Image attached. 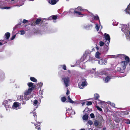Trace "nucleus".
<instances>
[{"mask_svg": "<svg viewBox=\"0 0 130 130\" xmlns=\"http://www.w3.org/2000/svg\"><path fill=\"white\" fill-rule=\"evenodd\" d=\"M117 58H120L122 59H124L125 61H122L120 63L121 68L118 67L117 70L121 73H123L124 72L125 69L129 63L130 65V59L127 56L124 54H118L117 56Z\"/></svg>", "mask_w": 130, "mask_h": 130, "instance_id": "f257e3e1", "label": "nucleus"}, {"mask_svg": "<svg viewBox=\"0 0 130 130\" xmlns=\"http://www.w3.org/2000/svg\"><path fill=\"white\" fill-rule=\"evenodd\" d=\"M31 82H29L27 85L29 88L24 93V96H20V99L21 100H28L30 98L29 94H30L32 91L34 90L36 87V86Z\"/></svg>", "mask_w": 130, "mask_h": 130, "instance_id": "f03ea898", "label": "nucleus"}, {"mask_svg": "<svg viewBox=\"0 0 130 130\" xmlns=\"http://www.w3.org/2000/svg\"><path fill=\"white\" fill-rule=\"evenodd\" d=\"M61 78L64 86L67 87H68L70 84V78L68 76H66L62 77Z\"/></svg>", "mask_w": 130, "mask_h": 130, "instance_id": "7ed1b4c3", "label": "nucleus"}, {"mask_svg": "<svg viewBox=\"0 0 130 130\" xmlns=\"http://www.w3.org/2000/svg\"><path fill=\"white\" fill-rule=\"evenodd\" d=\"M105 37V39L106 40L105 41L106 45L108 46L110 41V37L109 34L106 33H105L104 35Z\"/></svg>", "mask_w": 130, "mask_h": 130, "instance_id": "20e7f679", "label": "nucleus"}, {"mask_svg": "<svg viewBox=\"0 0 130 130\" xmlns=\"http://www.w3.org/2000/svg\"><path fill=\"white\" fill-rule=\"evenodd\" d=\"M82 82L81 84L79 83L78 84V86L79 88L81 89L83 88L84 86L86 85V83H87L86 79L85 78H83L82 80Z\"/></svg>", "mask_w": 130, "mask_h": 130, "instance_id": "39448f33", "label": "nucleus"}, {"mask_svg": "<svg viewBox=\"0 0 130 130\" xmlns=\"http://www.w3.org/2000/svg\"><path fill=\"white\" fill-rule=\"evenodd\" d=\"M8 101L7 100H4L3 103V105H4L7 110H9L10 108H11L10 105L8 104Z\"/></svg>", "mask_w": 130, "mask_h": 130, "instance_id": "423d86ee", "label": "nucleus"}, {"mask_svg": "<svg viewBox=\"0 0 130 130\" xmlns=\"http://www.w3.org/2000/svg\"><path fill=\"white\" fill-rule=\"evenodd\" d=\"M21 105V104L18 102H15L13 103V107L16 108L19 107Z\"/></svg>", "mask_w": 130, "mask_h": 130, "instance_id": "0eeeda50", "label": "nucleus"}, {"mask_svg": "<svg viewBox=\"0 0 130 130\" xmlns=\"http://www.w3.org/2000/svg\"><path fill=\"white\" fill-rule=\"evenodd\" d=\"M125 11L126 13L130 14V3L125 9Z\"/></svg>", "mask_w": 130, "mask_h": 130, "instance_id": "6e6552de", "label": "nucleus"}, {"mask_svg": "<svg viewBox=\"0 0 130 130\" xmlns=\"http://www.w3.org/2000/svg\"><path fill=\"white\" fill-rule=\"evenodd\" d=\"M105 61V60L103 59H101L98 61V63L100 64H106V62Z\"/></svg>", "mask_w": 130, "mask_h": 130, "instance_id": "1a4fd4ad", "label": "nucleus"}, {"mask_svg": "<svg viewBox=\"0 0 130 130\" xmlns=\"http://www.w3.org/2000/svg\"><path fill=\"white\" fill-rule=\"evenodd\" d=\"M10 33L9 32H7L6 33L5 35V38L7 39H8L9 38L10 36Z\"/></svg>", "mask_w": 130, "mask_h": 130, "instance_id": "9d476101", "label": "nucleus"}, {"mask_svg": "<svg viewBox=\"0 0 130 130\" xmlns=\"http://www.w3.org/2000/svg\"><path fill=\"white\" fill-rule=\"evenodd\" d=\"M41 21V18H38L36 20L35 23L37 25L39 24Z\"/></svg>", "mask_w": 130, "mask_h": 130, "instance_id": "9b49d317", "label": "nucleus"}, {"mask_svg": "<svg viewBox=\"0 0 130 130\" xmlns=\"http://www.w3.org/2000/svg\"><path fill=\"white\" fill-rule=\"evenodd\" d=\"M101 55V53H100L98 51L95 54V57L98 59H100V55Z\"/></svg>", "mask_w": 130, "mask_h": 130, "instance_id": "f8f14e48", "label": "nucleus"}, {"mask_svg": "<svg viewBox=\"0 0 130 130\" xmlns=\"http://www.w3.org/2000/svg\"><path fill=\"white\" fill-rule=\"evenodd\" d=\"M111 79L110 76H107L105 77V81L106 82H108Z\"/></svg>", "mask_w": 130, "mask_h": 130, "instance_id": "ddd939ff", "label": "nucleus"}, {"mask_svg": "<svg viewBox=\"0 0 130 130\" xmlns=\"http://www.w3.org/2000/svg\"><path fill=\"white\" fill-rule=\"evenodd\" d=\"M56 0H51L49 1L50 3L52 5H54L56 3Z\"/></svg>", "mask_w": 130, "mask_h": 130, "instance_id": "4468645a", "label": "nucleus"}, {"mask_svg": "<svg viewBox=\"0 0 130 130\" xmlns=\"http://www.w3.org/2000/svg\"><path fill=\"white\" fill-rule=\"evenodd\" d=\"M30 79L31 81L34 82H37V79L34 77H30Z\"/></svg>", "mask_w": 130, "mask_h": 130, "instance_id": "2eb2a0df", "label": "nucleus"}, {"mask_svg": "<svg viewBox=\"0 0 130 130\" xmlns=\"http://www.w3.org/2000/svg\"><path fill=\"white\" fill-rule=\"evenodd\" d=\"M99 97V96L98 94L96 93L94 94V98L95 99L97 100H98Z\"/></svg>", "mask_w": 130, "mask_h": 130, "instance_id": "dca6fc26", "label": "nucleus"}, {"mask_svg": "<svg viewBox=\"0 0 130 130\" xmlns=\"http://www.w3.org/2000/svg\"><path fill=\"white\" fill-rule=\"evenodd\" d=\"M88 115H85L83 117V119L85 120H87L88 119Z\"/></svg>", "mask_w": 130, "mask_h": 130, "instance_id": "f3484780", "label": "nucleus"}, {"mask_svg": "<svg viewBox=\"0 0 130 130\" xmlns=\"http://www.w3.org/2000/svg\"><path fill=\"white\" fill-rule=\"evenodd\" d=\"M74 13H75V14H76L77 15H78H78H83V14H82L80 12L76 10L75 11Z\"/></svg>", "mask_w": 130, "mask_h": 130, "instance_id": "a211bd4d", "label": "nucleus"}, {"mask_svg": "<svg viewBox=\"0 0 130 130\" xmlns=\"http://www.w3.org/2000/svg\"><path fill=\"white\" fill-rule=\"evenodd\" d=\"M67 98L69 100V101L70 103L72 104L75 103V102L72 100L70 98L69 95L67 97Z\"/></svg>", "mask_w": 130, "mask_h": 130, "instance_id": "6ab92c4d", "label": "nucleus"}, {"mask_svg": "<svg viewBox=\"0 0 130 130\" xmlns=\"http://www.w3.org/2000/svg\"><path fill=\"white\" fill-rule=\"evenodd\" d=\"M76 11H78L79 12L83 11V9H82V8L80 7H78L76 8L75 9Z\"/></svg>", "mask_w": 130, "mask_h": 130, "instance_id": "aec40b11", "label": "nucleus"}, {"mask_svg": "<svg viewBox=\"0 0 130 130\" xmlns=\"http://www.w3.org/2000/svg\"><path fill=\"white\" fill-rule=\"evenodd\" d=\"M38 102V100H34L33 103V105H34V106H36V105H37Z\"/></svg>", "mask_w": 130, "mask_h": 130, "instance_id": "412c9836", "label": "nucleus"}, {"mask_svg": "<svg viewBox=\"0 0 130 130\" xmlns=\"http://www.w3.org/2000/svg\"><path fill=\"white\" fill-rule=\"evenodd\" d=\"M93 18L95 20H99V18L98 16L97 15H94L93 16Z\"/></svg>", "mask_w": 130, "mask_h": 130, "instance_id": "4be33fe9", "label": "nucleus"}, {"mask_svg": "<svg viewBox=\"0 0 130 130\" xmlns=\"http://www.w3.org/2000/svg\"><path fill=\"white\" fill-rule=\"evenodd\" d=\"M106 43H104L102 41H100L99 42V45L100 46H102L104 45L105 44H106Z\"/></svg>", "mask_w": 130, "mask_h": 130, "instance_id": "5701e85b", "label": "nucleus"}, {"mask_svg": "<svg viewBox=\"0 0 130 130\" xmlns=\"http://www.w3.org/2000/svg\"><path fill=\"white\" fill-rule=\"evenodd\" d=\"M76 10H74V9H71L70 10V11L71 12V13H72L73 14H75V13H74V12Z\"/></svg>", "mask_w": 130, "mask_h": 130, "instance_id": "b1692460", "label": "nucleus"}, {"mask_svg": "<svg viewBox=\"0 0 130 130\" xmlns=\"http://www.w3.org/2000/svg\"><path fill=\"white\" fill-rule=\"evenodd\" d=\"M61 100L62 102H64L66 100V99L65 96H63L61 98Z\"/></svg>", "mask_w": 130, "mask_h": 130, "instance_id": "393cba45", "label": "nucleus"}, {"mask_svg": "<svg viewBox=\"0 0 130 130\" xmlns=\"http://www.w3.org/2000/svg\"><path fill=\"white\" fill-rule=\"evenodd\" d=\"M52 16L53 20H56L57 18V15H52Z\"/></svg>", "mask_w": 130, "mask_h": 130, "instance_id": "a878e982", "label": "nucleus"}, {"mask_svg": "<svg viewBox=\"0 0 130 130\" xmlns=\"http://www.w3.org/2000/svg\"><path fill=\"white\" fill-rule=\"evenodd\" d=\"M99 124V122L97 120H95L94 122V125L95 126H98Z\"/></svg>", "mask_w": 130, "mask_h": 130, "instance_id": "bb28decb", "label": "nucleus"}, {"mask_svg": "<svg viewBox=\"0 0 130 130\" xmlns=\"http://www.w3.org/2000/svg\"><path fill=\"white\" fill-rule=\"evenodd\" d=\"M96 108L97 109L99 110L100 111L102 112V109L99 106H96Z\"/></svg>", "mask_w": 130, "mask_h": 130, "instance_id": "cd10ccee", "label": "nucleus"}, {"mask_svg": "<svg viewBox=\"0 0 130 130\" xmlns=\"http://www.w3.org/2000/svg\"><path fill=\"white\" fill-rule=\"evenodd\" d=\"M85 110L86 112H88V111H91V109H90L89 108H86L85 109Z\"/></svg>", "mask_w": 130, "mask_h": 130, "instance_id": "c85d7f7f", "label": "nucleus"}, {"mask_svg": "<svg viewBox=\"0 0 130 130\" xmlns=\"http://www.w3.org/2000/svg\"><path fill=\"white\" fill-rule=\"evenodd\" d=\"M10 7H2L1 9H10Z\"/></svg>", "mask_w": 130, "mask_h": 130, "instance_id": "c756f323", "label": "nucleus"}, {"mask_svg": "<svg viewBox=\"0 0 130 130\" xmlns=\"http://www.w3.org/2000/svg\"><path fill=\"white\" fill-rule=\"evenodd\" d=\"M90 116L92 118H94L95 116L93 113H91L90 114Z\"/></svg>", "mask_w": 130, "mask_h": 130, "instance_id": "7c9ffc66", "label": "nucleus"}, {"mask_svg": "<svg viewBox=\"0 0 130 130\" xmlns=\"http://www.w3.org/2000/svg\"><path fill=\"white\" fill-rule=\"evenodd\" d=\"M16 36V35H14L12 36V37L10 38V40H13L14 38H15V37Z\"/></svg>", "mask_w": 130, "mask_h": 130, "instance_id": "2f4dec72", "label": "nucleus"}, {"mask_svg": "<svg viewBox=\"0 0 130 130\" xmlns=\"http://www.w3.org/2000/svg\"><path fill=\"white\" fill-rule=\"evenodd\" d=\"M92 104V102L91 101H88L87 103V105H91Z\"/></svg>", "mask_w": 130, "mask_h": 130, "instance_id": "473e14b6", "label": "nucleus"}, {"mask_svg": "<svg viewBox=\"0 0 130 130\" xmlns=\"http://www.w3.org/2000/svg\"><path fill=\"white\" fill-rule=\"evenodd\" d=\"M125 123L127 124H130V120L128 119L125 122Z\"/></svg>", "mask_w": 130, "mask_h": 130, "instance_id": "72a5a7b5", "label": "nucleus"}, {"mask_svg": "<svg viewBox=\"0 0 130 130\" xmlns=\"http://www.w3.org/2000/svg\"><path fill=\"white\" fill-rule=\"evenodd\" d=\"M88 123L89 124L91 125L92 124V122L91 120H89L88 122Z\"/></svg>", "mask_w": 130, "mask_h": 130, "instance_id": "f704fd0d", "label": "nucleus"}, {"mask_svg": "<svg viewBox=\"0 0 130 130\" xmlns=\"http://www.w3.org/2000/svg\"><path fill=\"white\" fill-rule=\"evenodd\" d=\"M28 22V20L25 19H23V21L22 22L24 23H26Z\"/></svg>", "mask_w": 130, "mask_h": 130, "instance_id": "c9c22d12", "label": "nucleus"}, {"mask_svg": "<svg viewBox=\"0 0 130 130\" xmlns=\"http://www.w3.org/2000/svg\"><path fill=\"white\" fill-rule=\"evenodd\" d=\"M21 32V34L23 35L25 34V32L23 30H21L20 31Z\"/></svg>", "mask_w": 130, "mask_h": 130, "instance_id": "e433bc0d", "label": "nucleus"}, {"mask_svg": "<svg viewBox=\"0 0 130 130\" xmlns=\"http://www.w3.org/2000/svg\"><path fill=\"white\" fill-rule=\"evenodd\" d=\"M40 125H37L36 127L35 128L37 129L38 130H40Z\"/></svg>", "mask_w": 130, "mask_h": 130, "instance_id": "4c0bfd02", "label": "nucleus"}, {"mask_svg": "<svg viewBox=\"0 0 130 130\" xmlns=\"http://www.w3.org/2000/svg\"><path fill=\"white\" fill-rule=\"evenodd\" d=\"M21 103L22 104H25L26 103V101H25V100H24V101H23Z\"/></svg>", "mask_w": 130, "mask_h": 130, "instance_id": "58836bf2", "label": "nucleus"}, {"mask_svg": "<svg viewBox=\"0 0 130 130\" xmlns=\"http://www.w3.org/2000/svg\"><path fill=\"white\" fill-rule=\"evenodd\" d=\"M70 94V91L67 88V92L66 93V94L67 95L69 94Z\"/></svg>", "mask_w": 130, "mask_h": 130, "instance_id": "ea45409f", "label": "nucleus"}, {"mask_svg": "<svg viewBox=\"0 0 130 130\" xmlns=\"http://www.w3.org/2000/svg\"><path fill=\"white\" fill-rule=\"evenodd\" d=\"M38 84L39 85L40 87H41L42 86L43 84L42 83L40 82V83H38Z\"/></svg>", "mask_w": 130, "mask_h": 130, "instance_id": "a19ab883", "label": "nucleus"}, {"mask_svg": "<svg viewBox=\"0 0 130 130\" xmlns=\"http://www.w3.org/2000/svg\"><path fill=\"white\" fill-rule=\"evenodd\" d=\"M33 115L35 117H36L37 115L35 112H33Z\"/></svg>", "mask_w": 130, "mask_h": 130, "instance_id": "79ce46f5", "label": "nucleus"}, {"mask_svg": "<svg viewBox=\"0 0 130 130\" xmlns=\"http://www.w3.org/2000/svg\"><path fill=\"white\" fill-rule=\"evenodd\" d=\"M63 69L65 70H67L66 69V66L65 65H64L62 67Z\"/></svg>", "mask_w": 130, "mask_h": 130, "instance_id": "37998d69", "label": "nucleus"}, {"mask_svg": "<svg viewBox=\"0 0 130 130\" xmlns=\"http://www.w3.org/2000/svg\"><path fill=\"white\" fill-rule=\"evenodd\" d=\"M95 27H96V29L97 30V31H98L99 30V27L97 25Z\"/></svg>", "mask_w": 130, "mask_h": 130, "instance_id": "c03bdc74", "label": "nucleus"}, {"mask_svg": "<svg viewBox=\"0 0 130 130\" xmlns=\"http://www.w3.org/2000/svg\"><path fill=\"white\" fill-rule=\"evenodd\" d=\"M18 25H16L15 26L13 27V30H15V29H16L17 28H18Z\"/></svg>", "mask_w": 130, "mask_h": 130, "instance_id": "a18cd8bd", "label": "nucleus"}, {"mask_svg": "<svg viewBox=\"0 0 130 130\" xmlns=\"http://www.w3.org/2000/svg\"><path fill=\"white\" fill-rule=\"evenodd\" d=\"M52 15L50 16V17H49V18H48L49 20H53V19H52Z\"/></svg>", "mask_w": 130, "mask_h": 130, "instance_id": "49530a36", "label": "nucleus"}, {"mask_svg": "<svg viewBox=\"0 0 130 130\" xmlns=\"http://www.w3.org/2000/svg\"><path fill=\"white\" fill-rule=\"evenodd\" d=\"M110 105L113 107H115V104L113 103H110Z\"/></svg>", "mask_w": 130, "mask_h": 130, "instance_id": "de8ad7c7", "label": "nucleus"}, {"mask_svg": "<svg viewBox=\"0 0 130 130\" xmlns=\"http://www.w3.org/2000/svg\"><path fill=\"white\" fill-rule=\"evenodd\" d=\"M96 49L97 50H98L99 49V48L98 46L96 47Z\"/></svg>", "mask_w": 130, "mask_h": 130, "instance_id": "09e8293b", "label": "nucleus"}, {"mask_svg": "<svg viewBox=\"0 0 130 130\" xmlns=\"http://www.w3.org/2000/svg\"><path fill=\"white\" fill-rule=\"evenodd\" d=\"M106 128L105 127H103V130H106Z\"/></svg>", "mask_w": 130, "mask_h": 130, "instance_id": "8fccbe9b", "label": "nucleus"}, {"mask_svg": "<svg viewBox=\"0 0 130 130\" xmlns=\"http://www.w3.org/2000/svg\"><path fill=\"white\" fill-rule=\"evenodd\" d=\"M23 23L22 22H20L19 23V25H21L22 23Z\"/></svg>", "mask_w": 130, "mask_h": 130, "instance_id": "3c124183", "label": "nucleus"}, {"mask_svg": "<svg viewBox=\"0 0 130 130\" xmlns=\"http://www.w3.org/2000/svg\"><path fill=\"white\" fill-rule=\"evenodd\" d=\"M82 105L83 106L85 104V102H83L82 103Z\"/></svg>", "mask_w": 130, "mask_h": 130, "instance_id": "603ef678", "label": "nucleus"}, {"mask_svg": "<svg viewBox=\"0 0 130 130\" xmlns=\"http://www.w3.org/2000/svg\"><path fill=\"white\" fill-rule=\"evenodd\" d=\"M3 44L1 42H0V45H2Z\"/></svg>", "mask_w": 130, "mask_h": 130, "instance_id": "864d4df0", "label": "nucleus"}, {"mask_svg": "<svg viewBox=\"0 0 130 130\" xmlns=\"http://www.w3.org/2000/svg\"><path fill=\"white\" fill-rule=\"evenodd\" d=\"M80 130H85V129L84 128H82L80 129Z\"/></svg>", "mask_w": 130, "mask_h": 130, "instance_id": "5fc2aeb1", "label": "nucleus"}, {"mask_svg": "<svg viewBox=\"0 0 130 130\" xmlns=\"http://www.w3.org/2000/svg\"><path fill=\"white\" fill-rule=\"evenodd\" d=\"M31 25H33L32 23L31 24Z\"/></svg>", "mask_w": 130, "mask_h": 130, "instance_id": "6e6d98bb", "label": "nucleus"}, {"mask_svg": "<svg viewBox=\"0 0 130 130\" xmlns=\"http://www.w3.org/2000/svg\"><path fill=\"white\" fill-rule=\"evenodd\" d=\"M85 111V110H84V111H83V112H84Z\"/></svg>", "mask_w": 130, "mask_h": 130, "instance_id": "4d7b16f0", "label": "nucleus"}, {"mask_svg": "<svg viewBox=\"0 0 130 130\" xmlns=\"http://www.w3.org/2000/svg\"><path fill=\"white\" fill-rule=\"evenodd\" d=\"M126 30H128V28H126Z\"/></svg>", "mask_w": 130, "mask_h": 130, "instance_id": "13d9d810", "label": "nucleus"}]
</instances>
